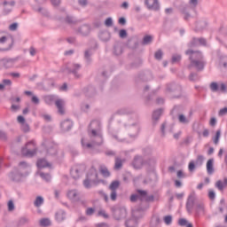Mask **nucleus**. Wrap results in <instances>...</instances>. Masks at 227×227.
I'll return each mask as SVG.
<instances>
[{
    "label": "nucleus",
    "instance_id": "f257e3e1",
    "mask_svg": "<svg viewBox=\"0 0 227 227\" xmlns=\"http://www.w3.org/2000/svg\"><path fill=\"white\" fill-rule=\"evenodd\" d=\"M186 54L190 56L191 67H194L197 70H203L205 62H203V56L200 51H187Z\"/></svg>",
    "mask_w": 227,
    "mask_h": 227
},
{
    "label": "nucleus",
    "instance_id": "f03ea898",
    "mask_svg": "<svg viewBox=\"0 0 227 227\" xmlns=\"http://www.w3.org/2000/svg\"><path fill=\"white\" fill-rule=\"evenodd\" d=\"M22 168H27V164H26V162H20L18 170L9 175L11 180L13 182H20L24 176H27V174L20 173V171H22Z\"/></svg>",
    "mask_w": 227,
    "mask_h": 227
},
{
    "label": "nucleus",
    "instance_id": "7ed1b4c3",
    "mask_svg": "<svg viewBox=\"0 0 227 227\" xmlns=\"http://www.w3.org/2000/svg\"><path fill=\"white\" fill-rule=\"evenodd\" d=\"M98 178V175L97 174V169L92 168L87 174V179L83 182L84 187L90 189V187H91V183L97 182Z\"/></svg>",
    "mask_w": 227,
    "mask_h": 227
},
{
    "label": "nucleus",
    "instance_id": "20e7f679",
    "mask_svg": "<svg viewBox=\"0 0 227 227\" xmlns=\"http://www.w3.org/2000/svg\"><path fill=\"white\" fill-rule=\"evenodd\" d=\"M22 153L27 157H33V155L36 153V145L35 144V141L27 143L25 148L22 149Z\"/></svg>",
    "mask_w": 227,
    "mask_h": 227
},
{
    "label": "nucleus",
    "instance_id": "39448f33",
    "mask_svg": "<svg viewBox=\"0 0 227 227\" xmlns=\"http://www.w3.org/2000/svg\"><path fill=\"white\" fill-rule=\"evenodd\" d=\"M85 168L84 165H75L71 168V176L77 180V178L81 177L82 175V171H84Z\"/></svg>",
    "mask_w": 227,
    "mask_h": 227
},
{
    "label": "nucleus",
    "instance_id": "423d86ee",
    "mask_svg": "<svg viewBox=\"0 0 227 227\" xmlns=\"http://www.w3.org/2000/svg\"><path fill=\"white\" fill-rule=\"evenodd\" d=\"M145 4L149 10H159V1L158 0H145Z\"/></svg>",
    "mask_w": 227,
    "mask_h": 227
},
{
    "label": "nucleus",
    "instance_id": "0eeeda50",
    "mask_svg": "<svg viewBox=\"0 0 227 227\" xmlns=\"http://www.w3.org/2000/svg\"><path fill=\"white\" fill-rule=\"evenodd\" d=\"M210 89L212 90V91H217L218 90H220V91H226V85H224L223 83L218 85L216 82H212L210 84Z\"/></svg>",
    "mask_w": 227,
    "mask_h": 227
},
{
    "label": "nucleus",
    "instance_id": "6e6552de",
    "mask_svg": "<svg viewBox=\"0 0 227 227\" xmlns=\"http://www.w3.org/2000/svg\"><path fill=\"white\" fill-rule=\"evenodd\" d=\"M133 168L135 169H141L143 168V158L136 157L133 160Z\"/></svg>",
    "mask_w": 227,
    "mask_h": 227
},
{
    "label": "nucleus",
    "instance_id": "1a4fd4ad",
    "mask_svg": "<svg viewBox=\"0 0 227 227\" xmlns=\"http://www.w3.org/2000/svg\"><path fill=\"white\" fill-rule=\"evenodd\" d=\"M55 106H57L59 113L60 114H65V109H63V107L65 106V101H63V99H58L55 102Z\"/></svg>",
    "mask_w": 227,
    "mask_h": 227
},
{
    "label": "nucleus",
    "instance_id": "9d476101",
    "mask_svg": "<svg viewBox=\"0 0 227 227\" xmlns=\"http://www.w3.org/2000/svg\"><path fill=\"white\" fill-rule=\"evenodd\" d=\"M99 172L105 178H107L108 176H111V172H109V169H107V167L102 165L99 168Z\"/></svg>",
    "mask_w": 227,
    "mask_h": 227
},
{
    "label": "nucleus",
    "instance_id": "9b49d317",
    "mask_svg": "<svg viewBox=\"0 0 227 227\" xmlns=\"http://www.w3.org/2000/svg\"><path fill=\"white\" fill-rule=\"evenodd\" d=\"M207 171L209 175L214 173V160H208L207 162Z\"/></svg>",
    "mask_w": 227,
    "mask_h": 227
},
{
    "label": "nucleus",
    "instance_id": "f8f14e48",
    "mask_svg": "<svg viewBox=\"0 0 227 227\" xmlns=\"http://www.w3.org/2000/svg\"><path fill=\"white\" fill-rule=\"evenodd\" d=\"M38 168H51V163L47 162V160L41 159L37 160Z\"/></svg>",
    "mask_w": 227,
    "mask_h": 227
},
{
    "label": "nucleus",
    "instance_id": "ddd939ff",
    "mask_svg": "<svg viewBox=\"0 0 227 227\" xmlns=\"http://www.w3.org/2000/svg\"><path fill=\"white\" fill-rule=\"evenodd\" d=\"M179 226L192 227V223H189L185 218H180L178 220Z\"/></svg>",
    "mask_w": 227,
    "mask_h": 227
},
{
    "label": "nucleus",
    "instance_id": "4468645a",
    "mask_svg": "<svg viewBox=\"0 0 227 227\" xmlns=\"http://www.w3.org/2000/svg\"><path fill=\"white\" fill-rule=\"evenodd\" d=\"M226 185H227V179H224L223 181H217L215 184V187H217L219 191H223V189H224Z\"/></svg>",
    "mask_w": 227,
    "mask_h": 227
},
{
    "label": "nucleus",
    "instance_id": "2eb2a0df",
    "mask_svg": "<svg viewBox=\"0 0 227 227\" xmlns=\"http://www.w3.org/2000/svg\"><path fill=\"white\" fill-rule=\"evenodd\" d=\"M61 127L64 130H70V129H72V122L70 121H66L61 123Z\"/></svg>",
    "mask_w": 227,
    "mask_h": 227
},
{
    "label": "nucleus",
    "instance_id": "dca6fc26",
    "mask_svg": "<svg viewBox=\"0 0 227 227\" xmlns=\"http://www.w3.org/2000/svg\"><path fill=\"white\" fill-rule=\"evenodd\" d=\"M120 187V182L119 181H114L110 184L109 189L110 191H116Z\"/></svg>",
    "mask_w": 227,
    "mask_h": 227
},
{
    "label": "nucleus",
    "instance_id": "f3484780",
    "mask_svg": "<svg viewBox=\"0 0 227 227\" xmlns=\"http://www.w3.org/2000/svg\"><path fill=\"white\" fill-rule=\"evenodd\" d=\"M56 219L59 222L64 221L65 220V212L59 211L56 214Z\"/></svg>",
    "mask_w": 227,
    "mask_h": 227
},
{
    "label": "nucleus",
    "instance_id": "a211bd4d",
    "mask_svg": "<svg viewBox=\"0 0 227 227\" xmlns=\"http://www.w3.org/2000/svg\"><path fill=\"white\" fill-rule=\"evenodd\" d=\"M220 138H221V129H218L215 133V137L213 138V141H214L215 145L219 144V139Z\"/></svg>",
    "mask_w": 227,
    "mask_h": 227
},
{
    "label": "nucleus",
    "instance_id": "6ab92c4d",
    "mask_svg": "<svg viewBox=\"0 0 227 227\" xmlns=\"http://www.w3.org/2000/svg\"><path fill=\"white\" fill-rule=\"evenodd\" d=\"M92 134L96 137V141H98L96 145H102V136L101 135L97 136V131H95V129L92 130Z\"/></svg>",
    "mask_w": 227,
    "mask_h": 227
},
{
    "label": "nucleus",
    "instance_id": "aec40b11",
    "mask_svg": "<svg viewBox=\"0 0 227 227\" xmlns=\"http://www.w3.org/2000/svg\"><path fill=\"white\" fill-rule=\"evenodd\" d=\"M41 226H51V220L47 218H43L40 220Z\"/></svg>",
    "mask_w": 227,
    "mask_h": 227
},
{
    "label": "nucleus",
    "instance_id": "412c9836",
    "mask_svg": "<svg viewBox=\"0 0 227 227\" xmlns=\"http://www.w3.org/2000/svg\"><path fill=\"white\" fill-rule=\"evenodd\" d=\"M152 40H153V37H152V35H145L144 37L143 43L145 45H148V43H152Z\"/></svg>",
    "mask_w": 227,
    "mask_h": 227
},
{
    "label": "nucleus",
    "instance_id": "4be33fe9",
    "mask_svg": "<svg viewBox=\"0 0 227 227\" xmlns=\"http://www.w3.org/2000/svg\"><path fill=\"white\" fill-rule=\"evenodd\" d=\"M43 204V198L37 197L35 201V207H41Z\"/></svg>",
    "mask_w": 227,
    "mask_h": 227
},
{
    "label": "nucleus",
    "instance_id": "5701e85b",
    "mask_svg": "<svg viewBox=\"0 0 227 227\" xmlns=\"http://www.w3.org/2000/svg\"><path fill=\"white\" fill-rule=\"evenodd\" d=\"M67 196L70 200H74V198H75V196H77V192L74 190H71L67 192Z\"/></svg>",
    "mask_w": 227,
    "mask_h": 227
},
{
    "label": "nucleus",
    "instance_id": "b1692460",
    "mask_svg": "<svg viewBox=\"0 0 227 227\" xmlns=\"http://www.w3.org/2000/svg\"><path fill=\"white\" fill-rule=\"evenodd\" d=\"M123 166V161L120 159L115 160V169H120Z\"/></svg>",
    "mask_w": 227,
    "mask_h": 227
},
{
    "label": "nucleus",
    "instance_id": "393cba45",
    "mask_svg": "<svg viewBox=\"0 0 227 227\" xmlns=\"http://www.w3.org/2000/svg\"><path fill=\"white\" fill-rule=\"evenodd\" d=\"M163 221L166 224H171L173 223V217L171 215L164 216Z\"/></svg>",
    "mask_w": 227,
    "mask_h": 227
},
{
    "label": "nucleus",
    "instance_id": "a878e982",
    "mask_svg": "<svg viewBox=\"0 0 227 227\" xmlns=\"http://www.w3.org/2000/svg\"><path fill=\"white\" fill-rule=\"evenodd\" d=\"M160 114H162V110H157V111H155L154 113H153V118L154 119V120H159V117L160 116Z\"/></svg>",
    "mask_w": 227,
    "mask_h": 227
},
{
    "label": "nucleus",
    "instance_id": "bb28decb",
    "mask_svg": "<svg viewBox=\"0 0 227 227\" xmlns=\"http://www.w3.org/2000/svg\"><path fill=\"white\" fill-rule=\"evenodd\" d=\"M179 121L181 123H189V120H187V118H185V115L184 114L179 115Z\"/></svg>",
    "mask_w": 227,
    "mask_h": 227
},
{
    "label": "nucleus",
    "instance_id": "cd10ccee",
    "mask_svg": "<svg viewBox=\"0 0 227 227\" xmlns=\"http://www.w3.org/2000/svg\"><path fill=\"white\" fill-rule=\"evenodd\" d=\"M15 209V204H13L12 200H9L8 202V210L9 212H12Z\"/></svg>",
    "mask_w": 227,
    "mask_h": 227
},
{
    "label": "nucleus",
    "instance_id": "c85d7f7f",
    "mask_svg": "<svg viewBox=\"0 0 227 227\" xmlns=\"http://www.w3.org/2000/svg\"><path fill=\"white\" fill-rule=\"evenodd\" d=\"M40 176H41L43 180H46V182L51 181V175H49V174L41 173V174H40Z\"/></svg>",
    "mask_w": 227,
    "mask_h": 227
},
{
    "label": "nucleus",
    "instance_id": "c756f323",
    "mask_svg": "<svg viewBox=\"0 0 227 227\" xmlns=\"http://www.w3.org/2000/svg\"><path fill=\"white\" fill-rule=\"evenodd\" d=\"M17 27H19V24L12 23L9 26L10 31H17Z\"/></svg>",
    "mask_w": 227,
    "mask_h": 227
},
{
    "label": "nucleus",
    "instance_id": "7c9ffc66",
    "mask_svg": "<svg viewBox=\"0 0 227 227\" xmlns=\"http://www.w3.org/2000/svg\"><path fill=\"white\" fill-rule=\"evenodd\" d=\"M182 59V57L180 55H174L172 58L173 63H178Z\"/></svg>",
    "mask_w": 227,
    "mask_h": 227
},
{
    "label": "nucleus",
    "instance_id": "2f4dec72",
    "mask_svg": "<svg viewBox=\"0 0 227 227\" xmlns=\"http://www.w3.org/2000/svg\"><path fill=\"white\" fill-rule=\"evenodd\" d=\"M21 129L24 132H29V125L26 122L21 124Z\"/></svg>",
    "mask_w": 227,
    "mask_h": 227
},
{
    "label": "nucleus",
    "instance_id": "473e14b6",
    "mask_svg": "<svg viewBox=\"0 0 227 227\" xmlns=\"http://www.w3.org/2000/svg\"><path fill=\"white\" fill-rule=\"evenodd\" d=\"M208 198L210 200H215V192H214L213 190H209Z\"/></svg>",
    "mask_w": 227,
    "mask_h": 227
},
{
    "label": "nucleus",
    "instance_id": "72a5a7b5",
    "mask_svg": "<svg viewBox=\"0 0 227 227\" xmlns=\"http://www.w3.org/2000/svg\"><path fill=\"white\" fill-rule=\"evenodd\" d=\"M117 196H118V194L116 193V191H112L111 195H110L112 201H116Z\"/></svg>",
    "mask_w": 227,
    "mask_h": 227
},
{
    "label": "nucleus",
    "instance_id": "f704fd0d",
    "mask_svg": "<svg viewBox=\"0 0 227 227\" xmlns=\"http://www.w3.org/2000/svg\"><path fill=\"white\" fill-rule=\"evenodd\" d=\"M106 26H107V27H111V26H113V19L108 18L105 21Z\"/></svg>",
    "mask_w": 227,
    "mask_h": 227
},
{
    "label": "nucleus",
    "instance_id": "c9c22d12",
    "mask_svg": "<svg viewBox=\"0 0 227 227\" xmlns=\"http://www.w3.org/2000/svg\"><path fill=\"white\" fill-rule=\"evenodd\" d=\"M17 120H18V123H20L21 125L26 123V119H24V116L19 115Z\"/></svg>",
    "mask_w": 227,
    "mask_h": 227
},
{
    "label": "nucleus",
    "instance_id": "e433bc0d",
    "mask_svg": "<svg viewBox=\"0 0 227 227\" xmlns=\"http://www.w3.org/2000/svg\"><path fill=\"white\" fill-rule=\"evenodd\" d=\"M221 65H223L224 68H227V57H224L221 59Z\"/></svg>",
    "mask_w": 227,
    "mask_h": 227
},
{
    "label": "nucleus",
    "instance_id": "4c0bfd02",
    "mask_svg": "<svg viewBox=\"0 0 227 227\" xmlns=\"http://www.w3.org/2000/svg\"><path fill=\"white\" fill-rule=\"evenodd\" d=\"M155 59H162V51H158L155 52Z\"/></svg>",
    "mask_w": 227,
    "mask_h": 227
},
{
    "label": "nucleus",
    "instance_id": "58836bf2",
    "mask_svg": "<svg viewBox=\"0 0 227 227\" xmlns=\"http://www.w3.org/2000/svg\"><path fill=\"white\" fill-rule=\"evenodd\" d=\"M119 35L121 38H125V36H127V31L122 29L119 32Z\"/></svg>",
    "mask_w": 227,
    "mask_h": 227
},
{
    "label": "nucleus",
    "instance_id": "ea45409f",
    "mask_svg": "<svg viewBox=\"0 0 227 227\" xmlns=\"http://www.w3.org/2000/svg\"><path fill=\"white\" fill-rule=\"evenodd\" d=\"M194 168H195L194 161H191L188 166L189 171H194Z\"/></svg>",
    "mask_w": 227,
    "mask_h": 227
},
{
    "label": "nucleus",
    "instance_id": "a19ab883",
    "mask_svg": "<svg viewBox=\"0 0 227 227\" xmlns=\"http://www.w3.org/2000/svg\"><path fill=\"white\" fill-rule=\"evenodd\" d=\"M3 84L4 86H12V81L8 80V79H4V80H3Z\"/></svg>",
    "mask_w": 227,
    "mask_h": 227
},
{
    "label": "nucleus",
    "instance_id": "79ce46f5",
    "mask_svg": "<svg viewBox=\"0 0 227 227\" xmlns=\"http://www.w3.org/2000/svg\"><path fill=\"white\" fill-rule=\"evenodd\" d=\"M224 114H227V108H223L219 111V116H224Z\"/></svg>",
    "mask_w": 227,
    "mask_h": 227
},
{
    "label": "nucleus",
    "instance_id": "37998d69",
    "mask_svg": "<svg viewBox=\"0 0 227 227\" xmlns=\"http://www.w3.org/2000/svg\"><path fill=\"white\" fill-rule=\"evenodd\" d=\"M6 42H8V37L7 36L0 37V44L6 43Z\"/></svg>",
    "mask_w": 227,
    "mask_h": 227
},
{
    "label": "nucleus",
    "instance_id": "c03bdc74",
    "mask_svg": "<svg viewBox=\"0 0 227 227\" xmlns=\"http://www.w3.org/2000/svg\"><path fill=\"white\" fill-rule=\"evenodd\" d=\"M93 212H95V209H94V208H91V207H89V208L86 210L87 215H92Z\"/></svg>",
    "mask_w": 227,
    "mask_h": 227
},
{
    "label": "nucleus",
    "instance_id": "a18cd8bd",
    "mask_svg": "<svg viewBox=\"0 0 227 227\" xmlns=\"http://www.w3.org/2000/svg\"><path fill=\"white\" fill-rule=\"evenodd\" d=\"M215 123H217V121L215 120V118H211L209 121V125H211V127H215Z\"/></svg>",
    "mask_w": 227,
    "mask_h": 227
},
{
    "label": "nucleus",
    "instance_id": "49530a36",
    "mask_svg": "<svg viewBox=\"0 0 227 227\" xmlns=\"http://www.w3.org/2000/svg\"><path fill=\"white\" fill-rule=\"evenodd\" d=\"M137 192H138V194H139L142 198H145V196H146V192H145V191L138 190Z\"/></svg>",
    "mask_w": 227,
    "mask_h": 227
},
{
    "label": "nucleus",
    "instance_id": "de8ad7c7",
    "mask_svg": "<svg viewBox=\"0 0 227 227\" xmlns=\"http://www.w3.org/2000/svg\"><path fill=\"white\" fill-rule=\"evenodd\" d=\"M98 215H101L102 217L107 218V214H106V211L101 210L98 212Z\"/></svg>",
    "mask_w": 227,
    "mask_h": 227
},
{
    "label": "nucleus",
    "instance_id": "09e8293b",
    "mask_svg": "<svg viewBox=\"0 0 227 227\" xmlns=\"http://www.w3.org/2000/svg\"><path fill=\"white\" fill-rule=\"evenodd\" d=\"M32 102H34V104H38L40 102V99H38L36 96H33Z\"/></svg>",
    "mask_w": 227,
    "mask_h": 227
},
{
    "label": "nucleus",
    "instance_id": "8fccbe9b",
    "mask_svg": "<svg viewBox=\"0 0 227 227\" xmlns=\"http://www.w3.org/2000/svg\"><path fill=\"white\" fill-rule=\"evenodd\" d=\"M10 49H12V44L9 45V47H7V48H1L0 47V52H6V51H10Z\"/></svg>",
    "mask_w": 227,
    "mask_h": 227
},
{
    "label": "nucleus",
    "instance_id": "3c124183",
    "mask_svg": "<svg viewBox=\"0 0 227 227\" xmlns=\"http://www.w3.org/2000/svg\"><path fill=\"white\" fill-rule=\"evenodd\" d=\"M197 42L200 43V45H205L207 43L205 39H197Z\"/></svg>",
    "mask_w": 227,
    "mask_h": 227
},
{
    "label": "nucleus",
    "instance_id": "603ef678",
    "mask_svg": "<svg viewBox=\"0 0 227 227\" xmlns=\"http://www.w3.org/2000/svg\"><path fill=\"white\" fill-rule=\"evenodd\" d=\"M59 3H61V0H51V4H52L54 6L59 5Z\"/></svg>",
    "mask_w": 227,
    "mask_h": 227
},
{
    "label": "nucleus",
    "instance_id": "864d4df0",
    "mask_svg": "<svg viewBox=\"0 0 227 227\" xmlns=\"http://www.w3.org/2000/svg\"><path fill=\"white\" fill-rule=\"evenodd\" d=\"M79 4H81V6H86V4H88V1H86V0H80L79 1Z\"/></svg>",
    "mask_w": 227,
    "mask_h": 227
},
{
    "label": "nucleus",
    "instance_id": "5fc2aeb1",
    "mask_svg": "<svg viewBox=\"0 0 227 227\" xmlns=\"http://www.w3.org/2000/svg\"><path fill=\"white\" fill-rule=\"evenodd\" d=\"M19 109H20V106H19L17 105H12V111H19Z\"/></svg>",
    "mask_w": 227,
    "mask_h": 227
},
{
    "label": "nucleus",
    "instance_id": "6e6d98bb",
    "mask_svg": "<svg viewBox=\"0 0 227 227\" xmlns=\"http://www.w3.org/2000/svg\"><path fill=\"white\" fill-rule=\"evenodd\" d=\"M208 134H209L208 129H204L203 132H202V136L204 137H208Z\"/></svg>",
    "mask_w": 227,
    "mask_h": 227
},
{
    "label": "nucleus",
    "instance_id": "4d7b16f0",
    "mask_svg": "<svg viewBox=\"0 0 227 227\" xmlns=\"http://www.w3.org/2000/svg\"><path fill=\"white\" fill-rule=\"evenodd\" d=\"M203 160H204V158H203L202 155H199V156L197 157V162H200V164H201V162H203Z\"/></svg>",
    "mask_w": 227,
    "mask_h": 227
},
{
    "label": "nucleus",
    "instance_id": "13d9d810",
    "mask_svg": "<svg viewBox=\"0 0 227 227\" xmlns=\"http://www.w3.org/2000/svg\"><path fill=\"white\" fill-rule=\"evenodd\" d=\"M137 195H131L130 197V201L134 202V201H137Z\"/></svg>",
    "mask_w": 227,
    "mask_h": 227
},
{
    "label": "nucleus",
    "instance_id": "bf43d9fd",
    "mask_svg": "<svg viewBox=\"0 0 227 227\" xmlns=\"http://www.w3.org/2000/svg\"><path fill=\"white\" fill-rule=\"evenodd\" d=\"M48 153H51V155L56 154V148H51L48 150Z\"/></svg>",
    "mask_w": 227,
    "mask_h": 227
},
{
    "label": "nucleus",
    "instance_id": "052dcab7",
    "mask_svg": "<svg viewBox=\"0 0 227 227\" xmlns=\"http://www.w3.org/2000/svg\"><path fill=\"white\" fill-rule=\"evenodd\" d=\"M187 210L191 212V209L192 208V206L191 205V202L188 200L186 204Z\"/></svg>",
    "mask_w": 227,
    "mask_h": 227
},
{
    "label": "nucleus",
    "instance_id": "680f3d73",
    "mask_svg": "<svg viewBox=\"0 0 227 227\" xmlns=\"http://www.w3.org/2000/svg\"><path fill=\"white\" fill-rule=\"evenodd\" d=\"M177 177H178V178L184 177V172H183L182 170H178V171H177Z\"/></svg>",
    "mask_w": 227,
    "mask_h": 227
},
{
    "label": "nucleus",
    "instance_id": "e2e57ef3",
    "mask_svg": "<svg viewBox=\"0 0 227 227\" xmlns=\"http://www.w3.org/2000/svg\"><path fill=\"white\" fill-rule=\"evenodd\" d=\"M82 146L85 147V148H91V144L84 145V140H82Z\"/></svg>",
    "mask_w": 227,
    "mask_h": 227
},
{
    "label": "nucleus",
    "instance_id": "0e129e2a",
    "mask_svg": "<svg viewBox=\"0 0 227 227\" xmlns=\"http://www.w3.org/2000/svg\"><path fill=\"white\" fill-rule=\"evenodd\" d=\"M31 56H35V54H36V50H35V48H30V51H29Z\"/></svg>",
    "mask_w": 227,
    "mask_h": 227
},
{
    "label": "nucleus",
    "instance_id": "69168bd1",
    "mask_svg": "<svg viewBox=\"0 0 227 227\" xmlns=\"http://www.w3.org/2000/svg\"><path fill=\"white\" fill-rule=\"evenodd\" d=\"M176 198H177V200H182V198H184V193L176 194Z\"/></svg>",
    "mask_w": 227,
    "mask_h": 227
},
{
    "label": "nucleus",
    "instance_id": "338daca9",
    "mask_svg": "<svg viewBox=\"0 0 227 227\" xmlns=\"http://www.w3.org/2000/svg\"><path fill=\"white\" fill-rule=\"evenodd\" d=\"M125 22H126L125 18H120L119 19V24L123 25V24H125Z\"/></svg>",
    "mask_w": 227,
    "mask_h": 227
},
{
    "label": "nucleus",
    "instance_id": "774afa93",
    "mask_svg": "<svg viewBox=\"0 0 227 227\" xmlns=\"http://www.w3.org/2000/svg\"><path fill=\"white\" fill-rule=\"evenodd\" d=\"M175 184H176V187H182V183L180 181L176 180Z\"/></svg>",
    "mask_w": 227,
    "mask_h": 227
}]
</instances>
